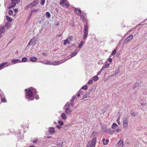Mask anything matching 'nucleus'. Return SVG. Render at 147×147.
<instances>
[{
  "label": "nucleus",
  "instance_id": "1",
  "mask_svg": "<svg viewBox=\"0 0 147 147\" xmlns=\"http://www.w3.org/2000/svg\"><path fill=\"white\" fill-rule=\"evenodd\" d=\"M25 91L26 92L25 98L27 101L33 100L34 99L33 96L36 100L39 98V97L38 95L35 96L37 92L35 88L32 87H30L28 89H26Z\"/></svg>",
  "mask_w": 147,
  "mask_h": 147
},
{
  "label": "nucleus",
  "instance_id": "2",
  "mask_svg": "<svg viewBox=\"0 0 147 147\" xmlns=\"http://www.w3.org/2000/svg\"><path fill=\"white\" fill-rule=\"evenodd\" d=\"M92 136L93 137L92 140L91 141L89 142L87 147H95L96 145V137L97 133L95 131H94L92 133Z\"/></svg>",
  "mask_w": 147,
  "mask_h": 147
},
{
  "label": "nucleus",
  "instance_id": "3",
  "mask_svg": "<svg viewBox=\"0 0 147 147\" xmlns=\"http://www.w3.org/2000/svg\"><path fill=\"white\" fill-rule=\"evenodd\" d=\"M123 120V127L126 128L128 126V118L127 116H123L122 117Z\"/></svg>",
  "mask_w": 147,
  "mask_h": 147
},
{
  "label": "nucleus",
  "instance_id": "4",
  "mask_svg": "<svg viewBox=\"0 0 147 147\" xmlns=\"http://www.w3.org/2000/svg\"><path fill=\"white\" fill-rule=\"evenodd\" d=\"M37 41V38L36 37H34L30 40L27 45V46L34 45L36 44Z\"/></svg>",
  "mask_w": 147,
  "mask_h": 147
},
{
  "label": "nucleus",
  "instance_id": "5",
  "mask_svg": "<svg viewBox=\"0 0 147 147\" xmlns=\"http://www.w3.org/2000/svg\"><path fill=\"white\" fill-rule=\"evenodd\" d=\"M88 26L86 25H85L84 29V35L83 36V39H86L88 34Z\"/></svg>",
  "mask_w": 147,
  "mask_h": 147
},
{
  "label": "nucleus",
  "instance_id": "6",
  "mask_svg": "<svg viewBox=\"0 0 147 147\" xmlns=\"http://www.w3.org/2000/svg\"><path fill=\"white\" fill-rule=\"evenodd\" d=\"M64 61H56L53 63H52L51 64L50 61H48L47 62V64L51 65V64L53 65H58L62 63H63Z\"/></svg>",
  "mask_w": 147,
  "mask_h": 147
},
{
  "label": "nucleus",
  "instance_id": "7",
  "mask_svg": "<svg viewBox=\"0 0 147 147\" xmlns=\"http://www.w3.org/2000/svg\"><path fill=\"white\" fill-rule=\"evenodd\" d=\"M133 35L130 34L124 40L123 43L125 44L130 41L133 38Z\"/></svg>",
  "mask_w": 147,
  "mask_h": 147
},
{
  "label": "nucleus",
  "instance_id": "8",
  "mask_svg": "<svg viewBox=\"0 0 147 147\" xmlns=\"http://www.w3.org/2000/svg\"><path fill=\"white\" fill-rule=\"evenodd\" d=\"M10 63L8 62L2 63L0 64V70L3 69L4 67H6L9 66Z\"/></svg>",
  "mask_w": 147,
  "mask_h": 147
},
{
  "label": "nucleus",
  "instance_id": "9",
  "mask_svg": "<svg viewBox=\"0 0 147 147\" xmlns=\"http://www.w3.org/2000/svg\"><path fill=\"white\" fill-rule=\"evenodd\" d=\"M118 147H123L124 146L123 142L122 139H120L117 144Z\"/></svg>",
  "mask_w": 147,
  "mask_h": 147
},
{
  "label": "nucleus",
  "instance_id": "10",
  "mask_svg": "<svg viewBox=\"0 0 147 147\" xmlns=\"http://www.w3.org/2000/svg\"><path fill=\"white\" fill-rule=\"evenodd\" d=\"M11 62L13 64H15L17 63H20L22 62L21 60L17 59H13L11 60Z\"/></svg>",
  "mask_w": 147,
  "mask_h": 147
},
{
  "label": "nucleus",
  "instance_id": "11",
  "mask_svg": "<svg viewBox=\"0 0 147 147\" xmlns=\"http://www.w3.org/2000/svg\"><path fill=\"white\" fill-rule=\"evenodd\" d=\"M78 51L79 50H76L74 52H73L69 55V56L70 57L69 58L73 57L76 55V54L78 53Z\"/></svg>",
  "mask_w": 147,
  "mask_h": 147
},
{
  "label": "nucleus",
  "instance_id": "12",
  "mask_svg": "<svg viewBox=\"0 0 147 147\" xmlns=\"http://www.w3.org/2000/svg\"><path fill=\"white\" fill-rule=\"evenodd\" d=\"M56 143L58 146V147H62L63 142L62 140H59L57 141Z\"/></svg>",
  "mask_w": 147,
  "mask_h": 147
},
{
  "label": "nucleus",
  "instance_id": "13",
  "mask_svg": "<svg viewBox=\"0 0 147 147\" xmlns=\"http://www.w3.org/2000/svg\"><path fill=\"white\" fill-rule=\"evenodd\" d=\"M16 3L14 1H11V3L9 4L8 8L10 9L14 7L16 5Z\"/></svg>",
  "mask_w": 147,
  "mask_h": 147
},
{
  "label": "nucleus",
  "instance_id": "14",
  "mask_svg": "<svg viewBox=\"0 0 147 147\" xmlns=\"http://www.w3.org/2000/svg\"><path fill=\"white\" fill-rule=\"evenodd\" d=\"M48 130L49 132L51 134H53L55 133V131L54 127H50L48 128Z\"/></svg>",
  "mask_w": 147,
  "mask_h": 147
},
{
  "label": "nucleus",
  "instance_id": "15",
  "mask_svg": "<svg viewBox=\"0 0 147 147\" xmlns=\"http://www.w3.org/2000/svg\"><path fill=\"white\" fill-rule=\"evenodd\" d=\"M70 106V103L69 102H67L65 105L63 109L64 110L69 109Z\"/></svg>",
  "mask_w": 147,
  "mask_h": 147
},
{
  "label": "nucleus",
  "instance_id": "16",
  "mask_svg": "<svg viewBox=\"0 0 147 147\" xmlns=\"http://www.w3.org/2000/svg\"><path fill=\"white\" fill-rule=\"evenodd\" d=\"M75 13L78 15H79L82 13L80 9L78 8H75Z\"/></svg>",
  "mask_w": 147,
  "mask_h": 147
},
{
  "label": "nucleus",
  "instance_id": "17",
  "mask_svg": "<svg viewBox=\"0 0 147 147\" xmlns=\"http://www.w3.org/2000/svg\"><path fill=\"white\" fill-rule=\"evenodd\" d=\"M39 2V0H35L33 2H32V4L33 6H34L36 5H37Z\"/></svg>",
  "mask_w": 147,
  "mask_h": 147
},
{
  "label": "nucleus",
  "instance_id": "18",
  "mask_svg": "<svg viewBox=\"0 0 147 147\" xmlns=\"http://www.w3.org/2000/svg\"><path fill=\"white\" fill-rule=\"evenodd\" d=\"M65 110V113L67 114H69L71 113L72 112L71 110L70 109V108Z\"/></svg>",
  "mask_w": 147,
  "mask_h": 147
},
{
  "label": "nucleus",
  "instance_id": "19",
  "mask_svg": "<svg viewBox=\"0 0 147 147\" xmlns=\"http://www.w3.org/2000/svg\"><path fill=\"white\" fill-rule=\"evenodd\" d=\"M37 60V58L33 56L31 57L30 58V60L32 62H35Z\"/></svg>",
  "mask_w": 147,
  "mask_h": 147
},
{
  "label": "nucleus",
  "instance_id": "20",
  "mask_svg": "<svg viewBox=\"0 0 147 147\" xmlns=\"http://www.w3.org/2000/svg\"><path fill=\"white\" fill-rule=\"evenodd\" d=\"M61 117L64 120H65L67 118V116L64 113H63L61 114Z\"/></svg>",
  "mask_w": 147,
  "mask_h": 147
},
{
  "label": "nucleus",
  "instance_id": "21",
  "mask_svg": "<svg viewBox=\"0 0 147 147\" xmlns=\"http://www.w3.org/2000/svg\"><path fill=\"white\" fill-rule=\"evenodd\" d=\"M0 95L1 96V102H6V100L5 98H3V97H4V96L3 94L2 95L0 94Z\"/></svg>",
  "mask_w": 147,
  "mask_h": 147
},
{
  "label": "nucleus",
  "instance_id": "22",
  "mask_svg": "<svg viewBox=\"0 0 147 147\" xmlns=\"http://www.w3.org/2000/svg\"><path fill=\"white\" fill-rule=\"evenodd\" d=\"M67 1V0H62V1L60 3V5L63 6Z\"/></svg>",
  "mask_w": 147,
  "mask_h": 147
},
{
  "label": "nucleus",
  "instance_id": "23",
  "mask_svg": "<svg viewBox=\"0 0 147 147\" xmlns=\"http://www.w3.org/2000/svg\"><path fill=\"white\" fill-rule=\"evenodd\" d=\"M118 127V125L115 123H113L112 126L111 127L113 129H115Z\"/></svg>",
  "mask_w": 147,
  "mask_h": 147
},
{
  "label": "nucleus",
  "instance_id": "24",
  "mask_svg": "<svg viewBox=\"0 0 147 147\" xmlns=\"http://www.w3.org/2000/svg\"><path fill=\"white\" fill-rule=\"evenodd\" d=\"M89 93H86L84 95V96L83 97V98L81 100L83 99H84L86 98H87L88 96H89Z\"/></svg>",
  "mask_w": 147,
  "mask_h": 147
},
{
  "label": "nucleus",
  "instance_id": "25",
  "mask_svg": "<svg viewBox=\"0 0 147 147\" xmlns=\"http://www.w3.org/2000/svg\"><path fill=\"white\" fill-rule=\"evenodd\" d=\"M139 86V84L138 83H135L133 86L132 87L133 89H134L138 87Z\"/></svg>",
  "mask_w": 147,
  "mask_h": 147
},
{
  "label": "nucleus",
  "instance_id": "26",
  "mask_svg": "<svg viewBox=\"0 0 147 147\" xmlns=\"http://www.w3.org/2000/svg\"><path fill=\"white\" fill-rule=\"evenodd\" d=\"M45 15L48 18H50L51 17V15L49 12H46Z\"/></svg>",
  "mask_w": 147,
  "mask_h": 147
},
{
  "label": "nucleus",
  "instance_id": "27",
  "mask_svg": "<svg viewBox=\"0 0 147 147\" xmlns=\"http://www.w3.org/2000/svg\"><path fill=\"white\" fill-rule=\"evenodd\" d=\"M27 60L28 59L26 57H24L22 58L21 61L22 62H25L27 61Z\"/></svg>",
  "mask_w": 147,
  "mask_h": 147
},
{
  "label": "nucleus",
  "instance_id": "28",
  "mask_svg": "<svg viewBox=\"0 0 147 147\" xmlns=\"http://www.w3.org/2000/svg\"><path fill=\"white\" fill-rule=\"evenodd\" d=\"M83 44V42L82 41L80 43L79 45V46L78 47V49H81L82 47Z\"/></svg>",
  "mask_w": 147,
  "mask_h": 147
},
{
  "label": "nucleus",
  "instance_id": "29",
  "mask_svg": "<svg viewBox=\"0 0 147 147\" xmlns=\"http://www.w3.org/2000/svg\"><path fill=\"white\" fill-rule=\"evenodd\" d=\"M5 31L4 28L2 27H0V32L3 33Z\"/></svg>",
  "mask_w": 147,
  "mask_h": 147
},
{
  "label": "nucleus",
  "instance_id": "30",
  "mask_svg": "<svg viewBox=\"0 0 147 147\" xmlns=\"http://www.w3.org/2000/svg\"><path fill=\"white\" fill-rule=\"evenodd\" d=\"M6 19L9 22H11L12 21V19L11 18L9 17V16H6Z\"/></svg>",
  "mask_w": 147,
  "mask_h": 147
},
{
  "label": "nucleus",
  "instance_id": "31",
  "mask_svg": "<svg viewBox=\"0 0 147 147\" xmlns=\"http://www.w3.org/2000/svg\"><path fill=\"white\" fill-rule=\"evenodd\" d=\"M92 79L94 81H96L98 79V78L97 76H95L92 77Z\"/></svg>",
  "mask_w": 147,
  "mask_h": 147
},
{
  "label": "nucleus",
  "instance_id": "32",
  "mask_svg": "<svg viewBox=\"0 0 147 147\" xmlns=\"http://www.w3.org/2000/svg\"><path fill=\"white\" fill-rule=\"evenodd\" d=\"M11 25V24L10 22H6L5 23V26H7V27H9Z\"/></svg>",
  "mask_w": 147,
  "mask_h": 147
},
{
  "label": "nucleus",
  "instance_id": "33",
  "mask_svg": "<svg viewBox=\"0 0 147 147\" xmlns=\"http://www.w3.org/2000/svg\"><path fill=\"white\" fill-rule=\"evenodd\" d=\"M8 13L10 15H11L13 14V11L11 9H9L8 11Z\"/></svg>",
  "mask_w": 147,
  "mask_h": 147
},
{
  "label": "nucleus",
  "instance_id": "34",
  "mask_svg": "<svg viewBox=\"0 0 147 147\" xmlns=\"http://www.w3.org/2000/svg\"><path fill=\"white\" fill-rule=\"evenodd\" d=\"M80 19L82 20H83V21L84 22V21L85 20V19H84V17L83 15V14H80Z\"/></svg>",
  "mask_w": 147,
  "mask_h": 147
},
{
  "label": "nucleus",
  "instance_id": "35",
  "mask_svg": "<svg viewBox=\"0 0 147 147\" xmlns=\"http://www.w3.org/2000/svg\"><path fill=\"white\" fill-rule=\"evenodd\" d=\"M88 86L87 85H85L83 86H82L81 89H84L85 90H86L87 89Z\"/></svg>",
  "mask_w": 147,
  "mask_h": 147
},
{
  "label": "nucleus",
  "instance_id": "36",
  "mask_svg": "<svg viewBox=\"0 0 147 147\" xmlns=\"http://www.w3.org/2000/svg\"><path fill=\"white\" fill-rule=\"evenodd\" d=\"M69 41L67 39H66L64 40L63 44L64 45H65L67 43H69Z\"/></svg>",
  "mask_w": 147,
  "mask_h": 147
},
{
  "label": "nucleus",
  "instance_id": "37",
  "mask_svg": "<svg viewBox=\"0 0 147 147\" xmlns=\"http://www.w3.org/2000/svg\"><path fill=\"white\" fill-rule=\"evenodd\" d=\"M28 7L29 8H32L33 7V5L32 4V3H30L28 4L27 5Z\"/></svg>",
  "mask_w": 147,
  "mask_h": 147
},
{
  "label": "nucleus",
  "instance_id": "38",
  "mask_svg": "<svg viewBox=\"0 0 147 147\" xmlns=\"http://www.w3.org/2000/svg\"><path fill=\"white\" fill-rule=\"evenodd\" d=\"M58 123L59 124L60 126H62L63 124V122L61 121H58Z\"/></svg>",
  "mask_w": 147,
  "mask_h": 147
},
{
  "label": "nucleus",
  "instance_id": "39",
  "mask_svg": "<svg viewBox=\"0 0 147 147\" xmlns=\"http://www.w3.org/2000/svg\"><path fill=\"white\" fill-rule=\"evenodd\" d=\"M45 2V0H40V4L43 5H44Z\"/></svg>",
  "mask_w": 147,
  "mask_h": 147
},
{
  "label": "nucleus",
  "instance_id": "40",
  "mask_svg": "<svg viewBox=\"0 0 147 147\" xmlns=\"http://www.w3.org/2000/svg\"><path fill=\"white\" fill-rule=\"evenodd\" d=\"M130 113L132 116H133V117H135V113L134 111H131Z\"/></svg>",
  "mask_w": 147,
  "mask_h": 147
},
{
  "label": "nucleus",
  "instance_id": "41",
  "mask_svg": "<svg viewBox=\"0 0 147 147\" xmlns=\"http://www.w3.org/2000/svg\"><path fill=\"white\" fill-rule=\"evenodd\" d=\"M38 140V139L37 138H36L35 139L33 140L32 142L34 143H35L37 142V141Z\"/></svg>",
  "mask_w": 147,
  "mask_h": 147
},
{
  "label": "nucleus",
  "instance_id": "42",
  "mask_svg": "<svg viewBox=\"0 0 147 147\" xmlns=\"http://www.w3.org/2000/svg\"><path fill=\"white\" fill-rule=\"evenodd\" d=\"M109 140L108 139H107L105 141V143H103V144L104 145H105L106 144H107L108 143Z\"/></svg>",
  "mask_w": 147,
  "mask_h": 147
},
{
  "label": "nucleus",
  "instance_id": "43",
  "mask_svg": "<svg viewBox=\"0 0 147 147\" xmlns=\"http://www.w3.org/2000/svg\"><path fill=\"white\" fill-rule=\"evenodd\" d=\"M116 50L115 49L112 52L111 55H114L116 53Z\"/></svg>",
  "mask_w": 147,
  "mask_h": 147
},
{
  "label": "nucleus",
  "instance_id": "44",
  "mask_svg": "<svg viewBox=\"0 0 147 147\" xmlns=\"http://www.w3.org/2000/svg\"><path fill=\"white\" fill-rule=\"evenodd\" d=\"M76 98V97H75V96H73L71 98V99H70V101L71 102H73V101H74V100H75V99Z\"/></svg>",
  "mask_w": 147,
  "mask_h": 147
},
{
  "label": "nucleus",
  "instance_id": "45",
  "mask_svg": "<svg viewBox=\"0 0 147 147\" xmlns=\"http://www.w3.org/2000/svg\"><path fill=\"white\" fill-rule=\"evenodd\" d=\"M110 63H109V64H106L105 66H104V67L105 68H108L110 65Z\"/></svg>",
  "mask_w": 147,
  "mask_h": 147
},
{
  "label": "nucleus",
  "instance_id": "46",
  "mask_svg": "<svg viewBox=\"0 0 147 147\" xmlns=\"http://www.w3.org/2000/svg\"><path fill=\"white\" fill-rule=\"evenodd\" d=\"M119 72V70H117L116 71H115V72L114 73V74H115V75H117L118 74Z\"/></svg>",
  "mask_w": 147,
  "mask_h": 147
},
{
  "label": "nucleus",
  "instance_id": "47",
  "mask_svg": "<svg viewBox=\"0 0 147 147\" xmlns=\"http://www.w3.org/2000/svg\"><path fill=\"white\" fill-rule=\"evenodd\" d=\"M38 9H33L32 11V12H38Z\"/></svg>",
  "mask_w": 147,
  "mask_h": 147
},
{
  "label": "nucleus",
  "instance_id": "48",
  "mask_svg": "<svg viewBox=\"0 0 147 147\" xmlns=\"http://www.w3.org/2000/svg\"><path fill=\"white\" fill-rule=\"evenodd\" d=\"M120 117H119L118 119L117 120V123L119 125H120V122L119 121V120Z\"/></svg>",
  "mask_w": 147,
  "mask_h": 147
},
{
  "label": "nucleus",
  "instance_id": "49",
  "mask_svg": "<svg viewBox=\"0 0 147 147\" xmlns=\"http://www.w3.org/2000/svg\"><path fill=\"white\" fill-rule=\"evenodd\" d=\"M11 1H15L17 2V3H18L19 2V0H11Z\"/></svg>",
  "mask_w": 147,
  "mask_h": 147
},
{
  "label": "nucleus",
  "instance_id": "50",
  "mask_svg": "<svg viewBox=\"0 0 147 147\" xmlns=\"http://www.w3.org/2000/svg\"><path fill=\"white\" fill-rule=\"evenodd\" d=\"M105 68L104 67V66H103L101 69L100 70V72H102V71H103L104 70V69Z\"/></svg>",
  "mask_w": 147,
  "mask_h": 147
},
{
  "label": "nucleus",
  "instance_id": "51",
  "mask_svg": "<svg viewBox=\"0 0 147 147\" xmlns=\"http://www.w3.org/2000/svg\"><path fill=\"white\" fill-rule=\"evenodd\" d=\"M92 83V80H90L89 81H88V84H91Z\"/></svg>",
  "mask_w": 147,
  "mask_h": 147
},
{
  "label": "nucleus",
  "instance_id": "52",
  "mask_svg": "<svg viewBox=\"0 0 147 147\" xmlns=\"http://www.w3.org/2000/svg\"><path fill=\"white\" fill-rule=\"evenodd\" d=\"M64 5L67 7H68L70 5V4L68 3H65Z\"/></svg>",
  "mask_w": 147,
  "mask_h": 147
},
{
  "label": "nucleus",
  "instance_id": "53",
  "mask_svg": "<svg viewBox=\"0 0 147 147\" xmlns=\"http://www.w3.org/2000/svg\"><path fill=\"white\" fill-rule=\"evenodd\" d=\"M108 133L110 135H112L113 134V131H108Z\"/></svg>",
  "mask_w": 147,
  "mask_h": 147
},
{
  "label": "nucleus",
  "instance_id": "54",
  "mask_svg": "<svg viewBox=\"0 0 147 147\" xmlns=\"http://www.w3.org/2000/svg\"><path fill=\"white\" fill-rule=\"evenodd\" d=\"M68 38L69 40H70L71 41L73 38V36H69V37Z\"/></svg>",
  "mask_w": 147,
  "mask_h": 147
},
{
  "label": "nucleus",
  "instance_id": "55",
  "mask_svg": "<svg viewBox=\"0 0 147 147\" xmlns=\"http://www.w3.org/2000/svg\"><path fill=\"white\" fill-rule=\"evenodd\" d=\"M108 61L110 62H111L112 61V58H109L108 59Z\"/></svg>",
  "mask_w": 147,
  "mask_h": 147
},
{
  "label": "nucleus",
  "instance_id": "56",
  "mask_svg": "<svg viewBox=\"0 0 147 147\" xmlns=\"http://www.w3.org/2000/svg\"><path fill=\"white\" fill-rule=\"evenodd\" d=\"M42 55H43V56H46L47 55V54H46V53H44V52H43L42 53Z\"/></svg>",
  "mask_w": 147,
  "mask_h": 147
},
{
  "label": "nucleus",
  "instance_id": "57",
  "mask_svg": "<svg viewBox=\"0 0 147 147\" xmlns=\"http://www.w3.org/2000/svg\"><path fill=\"white\" fill-rule=\"evenodd\" d=\"M56 127L57 128L59 129H60L61 127V126H60L59 125H57Z\"/></svg>",
  "mask_w": 147,
  "mask_h": 147
},
{
  "label": "nucleus",
  "instance_id": "58",
  "mask_svg": "<svg viewBox=\"0 0 147 147\" xmlns=\"http://www.w3.org/2000/svg\"><path fill=\"white\" fill-rule=\"evenodd\" d=\"M62 35V34H58L57 35V37H60Z\"/></svg>",
  "mask_w": 147,
  "mask_h": 147
},
{
  "label": "nucleus",
  "instance_id": "59",
  "mask_svg": "<svg viewBox=\"0 0 147 147\" xmlns=\"http://www.w3.org/2000/svg\"><path fill=\"white\" fill-rule=\"evenodd\" d=\"M18 9H14V11L15 12H17L18 11Z\"/></svg>",
  "mask_w": 147,
  "mask_h": 147
},
{
  "label": "nucleus",
  "instance_id": "60",
  "mask_svg": "<svg viewBox=\"0 0 147 147\" xmlns=\"http://www.w3.org/2000/svg\"><path fill=\"white\" fill-rule=\"evenodd\" d=\"M82 92H83V91L82 90H81V89H80L79 91V93L80 94H81Z\"/></svg>",
  "mask_w": 147,
  "mask_h": 147
},
{
  "label": "nucleus",
  "instance_id": "61",
  "mask_svg": "<svg viewBox=\"0 0 147 147\" xmlns=\"http://www.w3.org/2000/svg\"><path fill=\"white\" fill-rule=\"evenodd\" d=\"M101 72H100V70L98 72V73H97V75H99L100 74Z\"/></svg>",
  "mask_w": 147,
  "mask_h": 147
},
{
  "label": "nucleus",
  "instance_id": "62",
  "mask_svg": "<svg viewBox=\"0 0 147 147\" xmlns=\"http://www.w3.org/2000/svg\"><path fill=\"white\" fill-rule=\"evenodd\" d=\"M31 16H32V14H30V15L28 16V18L29 19L30 18H31Z\"/></svg>",
  "mask_w": 147,
  "mask_h": 147
},
{
  "label": "nucleus",
  "instance_id": "63",
  "mask_svg": "<svg viewBox=\"0 0 147 147\" xmlns=\"http://www.w3.org/2000/svg\"><path fill=\"white\" fill-rule=\"evenodd\" d=\"M120 129H117L116 130V131H117V132H119L120 131Z\"/></svg>",
  "mask_w": 147,
  "mask_h": 147
},
{
  "label": "nucleus",
  "instance_id": "64",
  "mask_svg": "<svg viewBox=\"0 0 147 147\" xmlns=\"http://www.w3.org/2000/svg\"><path fill=\"white\" fill-rule=\"evenodd\" d=\"M28 5H27L25 8V10H27L28 9Z\"/></svg>",
  "mask_w": 147,
  "mask_h": 147
}]
</instances>
